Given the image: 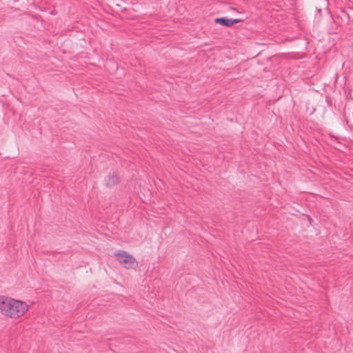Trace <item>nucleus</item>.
<instances>
[{"label":"nucleus","instance_id":"obj_1","mask_svg":"<svg viewBox=\"0 0 353 353\" xmlns=\"http://www.w3.org/2000/svg\"><path fill=\"white\" fill-rule=\"evenodd\" d=\"M22 303L12 298L0 296V312L11 318L21 316Z\"/></svg>","mask_w":353,"mask_h":353},{"label":"nucleus","instance_id":"obj_2","mask_svg":"<svg viewBox=\"0 0 353 353\" xmlns=\"http://www.w3.org/2000/svg\"><path fill=\"white\" fill-rule=\"evenodd\" d=\"M119 262L126 269L135 268L137 266L136 259L128 252L120 251L115 254Z\"/></svg>","mask_w":353,"mask_h":353},{"label":"nucleus","instance_id":"obj_3","mask_svg":"<svg viewBox=\"0 0 353 353\" xmlns=\"http://www.w3.org/2000/svg\"><path fill=\"white\" fill-rule=\"evenodd\" d=\"M216 23L220 24L223 26L230 27L234 24L238 23L241 21L240 19H226L224 17L217 18L214 20Z\"/></svg>","mask_w":353,"mask_h":353},{"label":"nucleus","instance_id":"obj_4","mask_svg":"<svg viewBox=\"0 0 353 353\" xmlns=\"http://www.w3.org/2000/svg\"><path fill=\"white\" fill-rule=\"evenodd\" d=\"M106 184L108 186H112L117 184L119 181V177L116 174L108 175L105 179Z\"/></svg>","mask_w":353,"mask_h":353},{"label":"nucleus","instance_id":"obj_5","mask_svg":"<svg viewBox=\"0 0 353 353\" xmlns=\"http://www.w3.org/2000/svg\"><path fill=\"white\" fill-rule=\"evenodd\" d=\"M28 310V305H23V312H24L25 311H27Z\"/></svg>","mask_w":353,"mask_h":353}]
</instances>
